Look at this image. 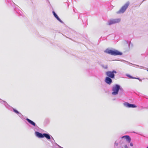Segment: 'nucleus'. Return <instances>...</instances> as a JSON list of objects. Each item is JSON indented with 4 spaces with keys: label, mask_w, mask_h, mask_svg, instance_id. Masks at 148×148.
<instances>
[{
    "label": "nucleus",
    "mask_w": 148,
    "mask_h": 148,
    "mask_svg": "<svg viewBox=\"0 0 148 148\" xmlns=\"http://www.w3.org/2000/svg\"><path fill=\"white\" fill-rule=\"evenodd\" d=\"M105 52L109 54H110L111 55L114 56L118 55H121L122 54V53L120 52L117 50H112L108 49H106L105 51Z\"/></svg>",
    "instance_id": "f257e3e1"
},
{
    "label": "nucleus",
    "mask_w": 148,
    "mask_h": 148,
    "mask_svg": "<svg viewBox=\"0 0 148 148\" xmlns=\"http://www.w3.org/2000/svg\"><path fill=\"white\" fill-rule=\"evenodd\" d=\"M35 134L36 136L39 138H43L45 137L48 139H50L51 137L50 135L44 133L43 134L39 132H36Z\"/></svg>",
    "instance_id": "f03ea898"
},
{
    "label": "nucleus",
    "mask_w": 148,
    "mask_h": 148,
    "mask_svg": "<svg viewBox=\"0 0 148 148\" xmlns=\"http://www.w3.org/2000/svg\"><path fill=\"white\" fill-rule=\"evenodd\" d=\"M116 73V72L114 70L111 71H108L106 72V74L108 77L111 78H114L115 77V74Z\"/></svg>",
    "instance_id": "7ed1b4c3"
},
{
    "label": "nucleus",
    "mask_w": 148,
    "mask_h": 148,
    "mask_svg": "<svg viewBox=\"0 0 148 148\" xmlns=\"http://www.w3.org/2000/svg\"><path fill=\"white\" fill-rule=\"evenodd\" d=\"M120 88L119 86L117 84L115 85L112 88L113 92L112 94L113 95H116L118 94L119 89Z\"/></svg>",
    "instance_id": "20e7f679"
},
{
    "label": "nucleus",
    "mask_w": 148,
    "mask_h": 148,
    "mask_svg": "<svg viewBox=\"0 0 148 148\" xmlns=\"http://www.w3.org/2000/svg\"><path fill=\"white\" fill-rule=\"evenodd\" d=\"M129 5V3H126L123 6L121 9L117 12L118 13H123L125 12Z\"/></svg>",
    "instance_id": "39448f33"
},
{
    "label": "nucleus",
    "mask_w": 148,
    "mask_h": 148,
    "mask_svg": "<svg viewBox=\"0 0 148 148\" xmlns=\"http://www.w3.org/2000/svg\"><path fill=\"white\" fill-rule=\"evenodd\" d=\"M121 21V19L119 18L114 19L110 20L108 23V25H110L113 24L119 23Z\"/></svg>",
    "instance_id": "423d86ee"
},
{
    "label": "nucleus",
    "mask_w": 148,
    "mask_h": 148,
    "mask_svg": "<svg viewBox=\"0 0 148 148\" xmlns=\"http://www.w3.org/2000/svg\"><path fill=\"white\" fill-rule=\"evenodd\" d=\"M111 78L107 77L105 79V82L108 84H110L112 82V81Z\"/></svg>",
    "instance_id": "0eeeda50"
},
{
    "label": "nucleus",
    "mask_w": 148,
    "mask_h": 148,
    "mask_svg": "<svg viewBox=\"0 0 148 148\" xmlns=\"http://www.w3.org/2000/svg\"><path fill=\"white\" fill-rule=\"evenodd\" d=\"M125 105L129 108H136V106L134 104H129L128 103H125Z\"/></svg>",
    "instance_id": "6e6552de"
},
{
    "label": "nucleus",
    "mask_w": 148,
    "mask_h": 148,
    "mask_svg": "<svg viewBox=\"0 0 148 148\" xmlns=\"http://www.w3.org/2000/svg\"><path fill=\"white\" fill-rule=\"evenodd\" d=\"M26 120H27V121H28V122L30 123L31 125H33L34 126H36V124L35 123L33 122L31 120L27 118L26 119Z\"/></svg>",
    "instance_id": "1a4fd4ad"
},
{
    "label": "nucleus",
    "mask_w": 148,
    "mask_h": 148,
    "mask_svg": "<svg viewBox=\"0 0 148 148\" xmlns=\"http://www.w3.org/2000/svg\"><path fill=\"white\" fill-rule=\"evenodd\" d=\"M123 138H125L127 141L128 143H130L131 141V138L128 136H125L123 137Z\"/></svg>",
    "instance_id": "9d476101"
},
{
    "label": "nucleus",
    "mask_w": 148,
    "mask_h": 148,
    "mask_svg": "<svg viewBox=\"0 0 148 148\" xmlns=\"http://www.w3.org/2000/svg\"><path fill=\"white\" fill-rule=\"evenodd\" d=\"M53 13L55 18H56L58 21L61 22V21L60 19L58 17V16L56 14L54 11L53 12Z\"/></svg>",
    "instance_id": "9b49d317"
},
{
    "label": "nucleus",
    "mask_w": 148,
    "mask_h": 148,
    "mask_svg": "<svg viewBox=\"0 0 148 148\" xmlns=\"http://www.w3.org/2000/svg\"><path fill=\"white\" fill-rule=\"evenodd\" d=\"M127 76L128 77L130 78L131 79H138V78H136V77H134L132 76H130V75H127Z\"/></svg>",
    "instance_id": "f8f14e48"
},
{
    "label": "nucleus",
    "mask_w": 148,
    "mask_h": 148,
    "mask_svg": "<svg viewBox=\"0 0 148 148\" xmlns=\"http://www.w3.org/2000/svg\"><path fill=\"white\" fill-rule=\"evenodd\" d=\"M13 110L14 112H15V113H16L17 114H19V112L16 110L14 109H13Z\"/></svg>",
    "instance_id": "ddd939ff"
},
{
    "label": "nucleus",
    "mask_w": 148,
    "mask_h": 148,
    "mask_svg": "<svg viewBox=\"0 0 148 148\" xmlns=\"http://www.w3.org/2000/svg\"><path fill=\"white\" fill-rule=\"evenodd\" d=\"M102 67H103V68H104L105 69H107L108 67L107 65H106L105 66H104L103 65V66H102Z\"/></svg>",
    "instance_id": "4468645a"
},
{
    "label": "nucleus",
    "mask_w": 148,
    "mask_h": 148,
    "mask_svg": "<svg viewBox=\"0 0 148 148\" xmlns=\"http://www.w3.org/2000/svg\"><path fill=\"white\" fill-rule=\"evenodd\" d=\"M130 145L131 146H133V144L132 143H130Z\"/></svg>",
    "instance_id": "2eb2a0df"
},
{
    "label": "nucleus",
    "mask_w": 148,
    "mask_h": 148,
    "mask_svg": "<svg viewBox=\"0 0 148 148\" xmlns=\"http://www.w3.org/2000/svg\"><path fill=\"white\" fill-rule=\"evenodd\" d=\"M124 147L125 148H128L127 145H125Z\"/></svg>",
    "instance_id": "dca6fc26"
},
{
    "label": "nucleus",
    "mask_w": 148,
    "mask_h": 148,
    "mask_svg": "<svg viewBox=\"0 0 148 148\" xmlns=\"http://www.w3.org/2000/svg\"><path fill=\"white\" fill-rule=\"evenodd\" d=\"M147 71H148V69L147 70Z\"/></svg>",
    "instance_id": "f3484780"
},
{
    "label": "nucleus",
    "mask_w": 148,
    "mask_h": 148,
    "mask_svg": "<svg viewBox=\"0 0 148 148\" xmlns=\"http://www.w3.org/2000/svg\"><path fill=\"white\" fill-rule=\"evenodd\" d=\"M147 148H148V146L147 147Z\"/></svg>",
    "instance_id": "a211bd4d"
}]
</instances>
